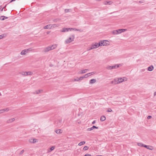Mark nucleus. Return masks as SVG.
I'll return each instance as SVG.
<instances>
[{
	"label": "nucleus",
	"instance_id": "18",
	"mask_svg": "<svg viewBox=\"0 0 156 156\" xmlns=\"http://www.w3.org/2000/svg\"><path fill=\"white\" fill-rule=\"evenodd\" d=\"M88 71V69H82L80 71V74H84V73H86Z\"/></svg>",
	"mask_w": 156,
	"mask_h": 156
},
{
	"label": "nucleus",
	"instance_id": "12",
	"mask_svg": "<svg viewBox=\"0 0 156 156\" xmlns=\"http://www.w3.org/2000/svg\"><path fill=\"white\" fill-rule=\"evenodd\" d=\"M96 73L95 71H93L92 72L86 74L85 75L86 78H87L88 77L93 76Z\"/></svg>",
	"mask_w": 156,
	"mask_h": 156
},
{
	"label": "nucleus",
	"instance_id": "20",
	"mask_svg": "<svg viewBox=\"0 0 156 156\" xmlns=\"http://www.w3.org/2000/svg\"><path fill=\"white\" fill-rule=\"evenodd\" d=\"M84 78H86L85 75L82 76L78 77V78H77L78 80H79V81H82L83 79Z\"/></svg>",
	"mask_w": 156,
	"mask_h": 156
},
{
	"label": "nucleus",
	"instance_id": "4",
	"mask_svg": "<svg viewBox=\"0 0 156 156\" xmlns=\"http://www.w3.org/2000/svg\"><path fill=\"white\" fill-rule=\"evenodd\" d=\"M58 24H48L44 27V28L45 29H50L58 27Z\"/></svg>",
	"mask_w": 156,
	"mask_h": 156
},
{
	"label": "nucleus",
	"instance_id": "2",
	"mask_svg": "<svg viewBox=\"0 0 156 156\" xmlns=\"http://www.w3.org/2000/svg\"><path fill=\"white\" fill-rule=\"evenodd\" d=\"M99 43L100 47L107 46H109L111 44L110 42L107 40L100 41Z\"/></svg>",
	"mask_w": 156,
	"mask_h": 156
},
{
	"label": "nucleus",
	"instance_id": "19",
	"mask_svg": "<svg viewBox=\"0 0 156 156\" xmlns=\"http://www.w3.org/2000/svg\"><path fill=\"white\" fill-rule=\"evenodd\" d=\"M94 129H98V127L94 126L90 128H88L87 130L88 131H91Z\"/></svg>",
	"mask_w": 156,
	"mask_h": 156
},
{
	"label": "nucleus",
	"instance_id": "23",
	"mask_svg": "<svg viewBox=\"0 0 156 156\" xmlns=\"http://www.w3.org/2000/svg\"><path fill=\"white\" fill-rule=\"evenodd\" d=\"M55 132L57 134H60L62 133V130L60 129H58L55 130Z\"/></svg>",
	"mask_w": 156,
	"mask_h": 156
},
{
	"label": "nucleus",
	"instance_id": "25",
	"mask_svg": "<svg viewBox=\"0 0 156 156\" xmlns=\"http://www.w3.org/2000/svg\"><path fill=\"white\" fill-rule=\"evenodd\" d=\"M15 120V119L14 118H12L7 120V122L8 123H11L14 121Z\"/></svg>",
	"mask_w": 156,
	"mask_h": 156
},
{
	"label": "nucleus",
	"instance_id": "35",
	"mask_svg": "<svg viewBox=\"0 0 156 156\" xmlns=\"http://www.w3.org/2000/svg\"><path fill=\"white\" fill-rule=\"evenodd\" d=\"M78 77L77 76L76 77V78L75 79H74L73 80V82H76V81H79V80H78Z\"/></svg>",
	"mask_w": 156,
	"mask_h": 156
},
{
	"label": "nucleus",
	"instance_id": "30",
	"mask_svg": "<svg viewBox=\"0 0 156 156\" xmlns=\"http://www.w3.org/2000/svg\"><path fill=\"white\" fill-rule=\"evenodd\" d=\"M7 17L6 16H2L0 17V19L2 20H4L7 19Z\"/></svg>",
	"mask_w": 156,
	"mask_h": 156
},
{
	"label": "nucleus",
	"instance_id": "29",
	"mask_svg": "<svg viewBox=\"0 0 156 156\" xmlns=\"http://www.w3.org/2000/svg\"><path fill=\"white\" fill-rule=\"evenodd\" d=\"M55 148V147L54 146H52L50 149V150L48 151V152H50L54 150Z\"/></svg>",
	"mask_w": 156,
	"mask_h": 156
},
{
	"label": "nucleus",
	"instance_id": "43",
	"mask_svg": "<svg viewBox=\"0 0 156 156\" xmlns=\"http://www.w3.org/2000/svg\"><path fill=\"white\" fill-rule=\"evenodd\" d=\"M69 10L68 9H66V12H67V11H68Z\"/></svg>",
	"mask_w": 156,
	"mask_h": 156
},
{
	"label": "nucleus",
	"instance_id": "44",
	"mask_svg": "<svg viewBox=\"0 0 156 156\" xmlns=\"http://www.w3.org/2000/svg\"><path fill=\"white\" fill-rule=\"evenodd\" d=\"M3 8L1 10V11H2L3 10Z\"/></svg>",
	"mask_w": 156,
	"mask_h": 156
},
{
	"label": "nucleus",
	"instance_id": "1",
	"mask_svg": "<svg viewBox=\"0 0 156 156\" xmlns=\"http://www.w3.org/2000/svg\"><path fill=\"white\" fill-rule=\"evenodd\" d=\"M128 80V78L126 77H119L114 79L112 81V83L115 84H117L122 83L127 81Z\"/></svg>",
	"mask_w": 156,
	"mask_h": 156
},
{
	"label": "nucleus",
	"instance_id": "5",
	"mask_svg": "<svg viewBox=\"0 0 156 156\" xmlns=\"http://www.w3.org/2000/svg\"><path fill=\"white\" fill-rule=\"evenodd\" d=\"M99 47H100V46L99 42H95L91 44L89 50L96 49L98 48Z\"/></svg>",
	"mask_w": 156,
	"mask_h": 156
},
{
	"label": "nucleus",
	"instance_id": "9",
	"mask_svg": "<svg viewBox=\"0 0 156 156\" xmlns=\"http://www.w3.org/2000/svg\"><path fill=\"white\" fill-rule=\"evenodd\" d=\"M29 51V49H24L22 50L21 52L20 53V55L22 56L25 55H27Z\"/></svg>",
	"mask_w": 156,
	"mask_h": 156
},
{
	"label": "nucleus",
	"instance_id": "17",
	"mask_svg": "<svg viewBox=\"0 0 156 156\" xmlns=\"http://www.w3.org/2000/svg\"><path fill=\"white\" fill-rule=\"evenodd\" d=\"M50 46L51 47V50H52L56 49L57 48L58 46V44H54Z\"/></svg>",
	"mask_w": 156,
	"mask_h": 156
},
{
	"label": "nucleus",
	"instance_id": "3",
	"mask_svg": "<svg viewBox=\"0 0 156 156\" xmlns=\"http://www.w3.org/2000/svg\"><path fill=\"white\" fill-rule=\"evenodd\" d=\"M75 38L74 35H71L69 36L65 40V43L66 44H68L73 42Z\"/></svg>",
	"mask_w": 156,
	"mask_h": 156
},
{
	"label": "nucleus",
	"instance_id": "41",
	"mask_svg": "<svg viewBox=\"0 0 156 156\" xmlns=\"http://www.w3.org/2000/svg\"><path fill=\"white\" fill-rule=\"evenodd\" d=\"M154 96L156 95V92H155L154 93Z\"/></svg>",
	"mask_w": 156,
	"mask_h": 156
},
{
	"label": "nucleus",
	"instance_id": "14",
	"mask_svg": "<svg viewBox=\"0 0 156 156\" xmlns=\"http://www.w3.org/2000/svg\"><path fill=\"white\" fill-rule=\"evenodd\" d=\"M126 31H127V29H119L117 30V33L118 34H121V33L124 32Z\"/></svg>",
	"mask_w": 156,
	"mask_h": 156
},
{
	"label": "nucleus",
	"instance_id": "11",
	"mask_svg": "<svg viewBox=\"0 0 156 156\" xmlns=\"http://www.w3.org/2000/svg\"><path fill=\"white\" fill-rule=\"evenodd\" d=\"M69 31H71V28L64 27L61 30V32L62 33L68 32Z\"/></svg>",
	"mask_w": 156,
	"mask_h": 156
},
{
	"label": "nucleus",
	"instance_id": "7",
	"mask_svg": "<svg viewBox=\"0 0 156 156\" xmlns=\"http://www.w3.org/2000/svg\"><path fill=\"white\" fill-rule=\"evenodd\" d=\"M120 65L116 64L113 66H108L107 67V69L108 70H111L113 69H116L119 67Z\"/></svg>",
	"mask_w": 156,
	"mask_h": 156
},
{
	"label": "nucleus",
	"instance_id": "36",
	"mask_svg": "<svg viewBox=\"0 0 156 156\" xmlns=\"http://www.w3.org/2000/svg\"><path fill=\"white\" fill-rule=\"evenodd\" d=\"M112 111V109L110 108H108V110H107V112H111Z\"/></svg>",
	"mask_w": 156,
	"mask_h": 156
},
{
	"label": "nucleus",
	"instance_id": "38",
	"mask_svg": "<svg viewBox=\"0 0 156 156\" xmlns=\"http://www.w3.org/2000/svg\"><path fill=\"white\" fill-rule=\"evenodd\" d=\"M147 146H148V145H146L144 144V145L143 147H145V148H146L147 149Z\"/></svg>",
	"mask_w": 156,
	"mask_h": 156
},
{
	"label": "nucleus",
	"instance_id": "31",
	"mask_svg": "<svg viewBox=\"0 0 156 156\" xmlns=\"http://www.w3.org/2000/svg\"><path fill=\"white\" fill-rule=\"evenodd\" d=\"M112 34L113 35H117L118 34L117 33V30H113L112 31Z\"/></svg>",
	"mask_w": 156,
	"mask_h": 156
},
{
	"label": "nucleus",
	"instance_id": "15",
	"mask_svg": "<svg viewBox=\"0 0 156 156\" xmlns=\"http://www.w3.org/2000/svg\"><path fill=\"white\" fill-rule=\"evenodd\" d=\"M113 3V2L110 1H105L103 2V4L104 5H111Z\"/></svg>",
	"mask_w": 156,
	"mask_h": 156
},
{
	"label": "nucleus",
	"instance_id": "37",
	"mask_svg": "<svg viewBox=\"0 0 156 156\" xmlns=\"http://www.w3.org/2000/svg\"><path fill=\"white\" fill-rule=\"evenodd\" d=\"M151 118H152V116L150 115L148 116L147 117V119H151Z\"/></svg>",
	"mask_w": 156,
	"mask_h": 156
},
{
	"label": "nucleus",
	"instance_id": "34",
	"mask_svg": "<svg viewBox=\"0 0 156 156\" xmlns=\"http://www.w3.org/2000/svg\"><path fill=\"white\" fill-rule=\"evenodd\" d=\"M88 148L89 147H88L86 146L83 147V149L84 151H85L87 150L88 149Z\"/></svg>",
	"mask_w": 156,
	"mask_h": 156
},
{
	"label": "nucleus",
	"instance_id": "16",
	"mask_svg": "<svg viewBox=\"0 0 156 156\" xmlns=\"http://www.w3.org/2000/svg\"><path fill=\"white\" fill-rule=\"evenodd\" d=\"M97 82L96 79H92L90 80L89 81V84H93Z\"/></svg>",
	"mask_w": 156,
	"mask_h": 156
},
{
	"label": "nucleus",
	"instance_id": "21",
	"mask_svg": "<svg viewBox=\"0 0 156 156\" xmlns=\"http://www.w3.org/2000/svg\"><path fill=\"white\" fill-rule=\"evenodd\" d=\"M154 69V66H153L151 65V66H149L147 68V70L149 71H151Z\"/></svg>",
	"mask_w": 156,
	"mask_h": 156
},
{
	"label": "nucleus",
	"instance_id": "32",
	"mask_svg": "<svg viewBox=\"0 0 156 156\" xmlns=\"http://www.w3.org/2000/svg\"><path fill=\"white\" fill-rule=\"evenodd\" d=\"M85 144V141H82L78 144L79 146H81L84 144Z\"/></svg>",
	"mask_w": 156,
	"mask_h": 156
},
{
	"label": "nucleus",
	"instance_id": "42",
	"mask_svg": "<svg viewBox=\"0 0 156 156\" xmlns=\"http://www.w3.org/2000/svg\"><path fill=\"white\" fill-rule=\"evenodd\" d=\"M15 0H12L11 1H10V2H11L13 1H15Z\"/></svg>",
	"mask_w": 156,
	"mask_h": 156
},
{
	"label": "nucleus",
	"instance_id": "28",
	"mask_svg": "<svg viewBox=\"0 0 156 156\" xmlns=\"http://www.w3.org/2000/svg\"><path fill=\"white\" fill-rule=\"evenodd\" d=\"M137 144L138 146L142 147H143L144 144L143 143L140 142H137Z\"/></svg>",
	"mask_w": 156,
	"mask_h": 156
},
{
	"label": "nucleus",
	"instance_id": "26",
	"mask_svg": "<svg viewBox=\"0 0 156 156\" xmlns=\"http://www.w3.org/2000/svg\"><path fill=\"white\" fill-rule=\"evenodd\" d=\"M147 149L151 151H152L154 149V147L152 146L148 145Z\"/></svg>",
	"mask_w": 156,
	"mask_h": 156
},
{
	"label": "nucleus",
	"instance_id": "24",
	"mask_svg": "<svg viewBox=\"0 0 156 156\" xmlns=\"http://www.w3.org/2000/svg\"><path fill=\"white\" fill-rule=\"evenodd\" d=\"M71 31L72 30H74V31H80V32H82L83 31L81 29H78L76 28H71Z\"/></svg>",
	"mask_w": 156,
	"mask_h": 156
},
{
	"label": "nucleus",
	"instance_id": "8",
	"mask_svg": "<svg viewBox=\"0 0 156 156\" xmlns=\"http://www.w3.org/2000/svg\"><path fill=\"white\" fill-rule=\"evenodd\" d=\"M43 90L42 89H37L35 90L34 94H39L43 93Z\"/></svg>",
	"mask_w": 156,
	"mask_h": 156
},
{
	"label": "nucleus",
	"instance_id": "13",
	"mask_svg": "<svg viewBox=\"0 0 156 156\" xmlns=\"http://www.w3.org/2000/svg\"><path fill=\"white\" fill-rule=\"evenodd\" d=\"M51 51V50L50 46H49L44 48L43 50V51L44 53H47Z\"/></svg>",
	"mask_w": 156,
	"mask_h": 156
},
{
	"label": "nucleus",
	"instance_id": "10",
	"mask_svg": "<svg viewBox=\"0 0 156 156\" xmlns=\"http://www.w3.org/2000/svg\"><path fill=\"white\" fill-rule=\"evenodd\" d=\"M28 141L30 143L34 144L37 143L38 140L36 138H31L28 140Z\"/></svg>",
	"mask_w": 156,
	"mask_h": 156
},
{
	"label": "nucleus",
	"instance_id": "6",
	"mask_svg": "<svg viewBox=\"0 0 156 156\" xmlns=\"http://www.w3.org/2000/svg\"><path fill=\"white\" fill-rule=\"evenodd\" d=\"M20 74L23 76H27L31 75L33 74V73L31 71L27 72L25 71H23L20 73Z\"/></svg>",
	"mask_w": 156,
	"mask_h": 156
},
{
	"label": "nucleus",
	"instance_id": "33",
	"mask_svg": "<svg viewBox=\"0 0 156 156\" xmlns=\"http://www.w3.org/2000/svg\"><path fill=\"white\" fill-rule=\"evenodd\" d=\"M5 37V35L4 34H2L0 35V40L3 38Z\"/></svg>",
	"mask_w": 156,
	"mask_h": 156
},
{
	"label": "nucleus",
	"instance_id": "39",
	"mask_svg": "<svg viewBox=\"0 0 156 156\" xmlns=\"http://www.w3.org/2000/svg\"><path fill=\"white\" fill-rule=\"evenodd\" d=\"M84 156H91L90 154H86Z\"/></svg>",
	"mask_w": 156,
	"mask_h": 156
},
{
	"label": "nucleus",
	"instance_id": "27",
	"mask_svg": "<svg viewBox=\"0 0 156 156\" xmlns=\"http://www.w3.org/2000/svg\"><path fill=\"white\" fill-rule=\"evenodd\" d=\"M106 118L105 116L104 115H102L101 116V117L100 120L102 122H103L106 120Z\"/></svg>",
	"mask_w": 156,
	"mask_h": 156
},
{
	"label": "nucleus",
	"instance_id": "22",
	"mask_svg": "<svg viewBox=\"0 0 156 156\" xmlns=\"http://www.w3.org/2000/svg\"><path fill=\"white\" fill-rule=\"evenodd\" d=\"M9 109L8 108H6L4 109H2L0 110V113H3L5 112H7L9 111Z\"/></svg>",
	"mask_w": 156,
	"mask_h": 156
},
{
	"label": "nucleus",
	"instance_id": "40",
	"mask_svg": "<svg viewBox=\"0 0 156 156\" xmlns=\"http://www.w3.org/2000/svg\"><path fill=\"white\" fill-rule=\"evenodd\" d=\"M95 122H96L95 121H93L92 122V124H94Z\"/></svg>",
	"mask_w": 156,
	"mask_h": 156
}]
</instances>
